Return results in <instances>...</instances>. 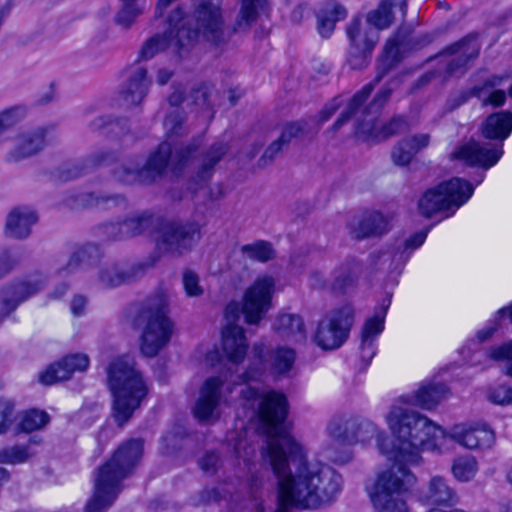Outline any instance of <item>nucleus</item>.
<instances>
[{
  "instance_id": "c85d7f7f",
  "label": "nucleus",
  "mask_w": 512,
  "mask_h": 512,
  "mask_svg": "<svg viewBox=\"0 0 512 512\" xmlns=\"http://www.w3.org/2000/svg\"><path fill=\"white\" fill-rule=\"evenodd\" d=\"M145 170L144 160L140 157L127 159L112 170L114 179L122 184H151V178Z\"/></svg>"
},
{
  "instance_id": "ea45409f",
  "label": "nucleus",
  "mask_w": 512,
  "mask_h": 512,
  "mask_svg": "<svg viewBox=\"0 0 512 512\" xmlns=\"http://www.w3.org/2000/svg\"><path fill=\"white\" fill-rule=\"evenodd\" d=\"M155 222L154 215L149 211L132 214L123 220L126 239L138 236L148 230Z\"/></svg>"
},
{
  "instance_id": "e433bc0d",
  "label": "nucleus",
  "mask_w": 512,
  "mask_h": 512,
  "mask_svg": "<svg viewBox=\"0 0 512 512\" xmlns=\"http://www.w3.org/2000/svg\"><path fill=\"white\" fill-rule=\"evenodd\" d=\"M86 203L89 207L99 210H127L129 202L122 194L90 193Z\"/></svg>"
},
{
  "instance_id": "7c9ffc66",
  "label": "nucleus",
  "mask_w": 512,
  "mask_h": 512,
  "mask_svg": "<svg viewBox=\"0 0 512 512\" xmlns=\"http://www.w3.org/2000/svg\"><path fill=\"white\" fill-rule=\"evenodd\" d=\"M512 132V112L501 111L488 116L482 124V134L487 139L503 141Z\"/></svg>"
},
{
  "instance_id": "f257e3e1",
  "label": "nucleus",
  "mask_w": 512,
  "mask_h": 512,
  "mask_svg": "<svg viewBox=\"0 0 512 512\" xmlns=\"http://www.w3.org/2000/svg\"><path fill=\"white\" fill-rule=\"evenodd\" d=\"M243 399L254 408L267 426V445L262 453L278 484L275 512L289 507L317 509L334 501L342 489V476L327 464L307 462L302 447L282 426L288 413L286 396L273 390L260 392L247 386Z\"/></svg>"
},
{
  "instance_id": "4468645a",
  "label": "nucleus",
  "mask_w": 512,
  "mask_h": 512,
  "mask_svg": "<svg viewBox=\"0 0 512 512\" xmlns=\"http://www.w3.org/2000/svg\"><path fill=\"white\" fill-rule=\"evenodd\" d=\"M276 280L273 276L259 275L246 289L242 301V313L245 322L257 325L272 306Z\"/></svg>"
},
{
  "instance_id": "69168bd1",
  "label": "nucleus",
  "mask_w": 512,
  "mask_h": 512,
  "mask_svg": "<svg viewBox=\"0 0 512 512\" xmlns=\"http://www.w3.org/2000/svg\"><path fill=\"white\" fill-rule=\"evenodd\" d=\"M182 122L183 116L178 109L173 110L169 115H167L164 120V126L169 137L179 134Z\"/></svg>"
},
{
  "instance_id": "9b49d317",
  "label": "nucleus",
  "mask_w": 512,
  "mask_h": 512,
  "mask_svg": "<svg viewBox=\"0 0 512 512\" xmlns=\"http://www.w3.org/2000/svg\"><path fill=\"white\" fill-rule=\"evenodd\" d=\"M227 374L208 377L199 389L198 399L193 407L194 417L205 423H213L220 418L219 407L226 402V394L232 392Z\"/></svg>"
},
{
  "instance_id": "a18cd8bd",
  "label": "nucleus",
  "mask_w": 512,
  "mask_h": 512,
  "mask_svg": "<svg viewBox=\"0 0 512 512\" xmlns=\"http://www.w3.org/2000/svg\"><path fill=\"white\" fill-rule=\"evenodd\" d=\"M409 129V124L403 117H394L388 123L383 125L380 130H378L377 123L375 122V130L371 135L362 134L366 138H388L398 133H403Z\"/></svg>"
},
{
  "instance_id": "338daca9",
  "label": "nucleus",
  "mask_w": 512,
  "mask_h": 512,
  "mask_svg": "<svg viewBox=\"0 0 512 512\" xmlns=\"http://www.w3.org/2000/svg\"><path fill=\"white\" fill-rule=\"evenodd\" d=\"M263 350L264 346L262 344H255L253 347V352L255 356L257 357V367L255 370H249L247 371L242 377L243 381H250L257 378L258 375L262 372L264 369V361H263Z\"/></svg>"
},
{
  "instance_id": "a211bd4d",
  "label": "nucleus",
  "mask_w": 512,
  "mask_h": 512,
  "mask_svg": "<svg viewBox=\"0 0 512 512\" xmlns=\"http://www.w3.org/2000/svg\"><path fill=\"white\" fill-rule=\"evenodd\" d=\"M446 439H451L468 450H482L492 447L495 435L485 424L460 423L446 431Z\"/></svg>"
},
{
  "instance_id": "9d476101",
  "label": "nucleus",
  "mask_w": 512,
  "mask_h": 512,
  "mask_svg": "<svg viewBox=\"0 0 512 512\" xmlns=\"http://www.w3.org/2000/svg\"><path fill=\"white\" fill-rule=\"evenodd\" d=\"M353 323L354 308L351 304H344L319 321L313 341L322 350L338 349L348 339Z\"/></svg>"
},
{
  "instance_id": "8fccbe9b",
  "label": "nucleus",
  "mask_w": 512,
  "mask_h": 512,
  "mask_svg": "<svg viewBox=\"0 0 512 512\" xmlns=\"http://www.w3.org/2000/svg\"><path fill=\"white\" fill-rule=\"evenodd\" d=\"M399 60V41L397 38H391L386 42L385 48H384V65L387 66L386 69L379 72L378 75L375 78V83L380 82L384 74L386 73V70L391 67L395 62Z\"/></svg>"
},
{
  "instance_id": "473e14b6",
  "label": "nucleus",
  "mask_w": 512,
  "mask_h": 512,
  "mask_svg": "<svg viewBox=\"0 0 512 512\" xmlns=\"http://www.w3.org/2000/svg\"><path fill=\"white\" fill-rule=\"evenodd\" d=\"M267 0H242L233 27L234 32H247L256 22L258 15L267 7Z\"/></svg>"
},
{
  "instance_id": "cd10ccee",
  "label": "nucleus",
  "mask_w": 512,
  "mask_h": 512,
  "mask_svg": "<svg viewBox=\"0 0 512 512\" xmlns=\"http://www.w3.org/2000/svg\"><path fill=\"white\" fill-rule=\"evenodd\" d=\"M391 228L390 218L378 211L365 213L357 222L350 225V234L356 239L381 236Z\"/></svg>"
},
{
  "instance_id": "c9c22d12",
  "label": "nucleus",
  "mask_w": 512,
  "mask_h": 512,
  "mask_svg": "<svg viewBox=\"0 0 512 512\" xmlns=\"http://www.w3.org/2000/svg\"><path fill=\"white\" fill-rule=\"evenodd\" d=\"M360 266L353 260H348L337 266L332 273L331 289L344 291L357 280Z\"/></svg>"
},
{
  "instance_id": "7ed1b4c3",
  "label": "nucleus",
  "mask_w": 512,
  "mask_h": 512,
  "mask_svg": "<svg viewBox=\"0 0 512 512\" xmlns=\"http://www.w3.org/2000/svg\"><path fill=\"white\" fill-rule=\"evenodd\" d=\"M193 18L195 29L186 27L187 21L184 19L181 8L173 10L168 20L171 27L169 35H156L147 40L140 50L139 58L151 59L170 46L178 50L187 48L200 36L215 45L225 41L222 11L219 5L208 0H197Z\"/></svg>"
},
{
  "instance_id": "5fc2aeb1",
  "label": "nucleus",
  "mask_w": 512,
  "mask_h": 512,
  "mask_svg": "<svg viewBox=\"0 0 512 512\" xmlns=\"http://www.w3.org/2000/svg\"><path fill=\"white\" fill-rule=\"evenodd\" d=\"M414 157L413 152L409 149L404 139L400 140L391 151V159L397 166L409 165Z\"/></svg>"
},
{
  "instance_id": "6ab92c4d",
  "label": "nucleus",
  "mask_w": 512,
  "mask_h": 512,
  "mask_svg": "<svg viewBox=\"0 0 512 512\" xmlns=\"http://www.w3.org/2000/svg\"><path fill=\"white\" fill-rule=\"evenodd\" d=\"M390 304V296L383 298L379 306L375 309L373 316L369 317L362 327L360 351L361 358L367 363H369L376 354L375 342L384 330L385 318Z\"/></svg>"
},
{
  "instance_id": "423d86ee",
  "label": "nucleus",
  "mask_w": 512,
  "mask_h": 512,
  "mask_svg": "<svg viewBox=\"0 0 512 512\" xmlns=\"http://www.w3.org/2000/svg\"><path fill=\"white\" fill-rule=\"evenodd\" d=\"M168 306V295L158 292L146 299L138 311L135 323L143 329L141 351L145 356H156L170 341L172 322L167 316Z\"/></svg>"
},
{
  "instance_id": "f8f14e48",
  "label": "nucleus",
  "mask_w": 512,
  "mask_h": 512,
  "mask_svg": "<svg viewBox=\"0 0 512 512\" xmlns=\"http://www.w3.org/2000/svg\"><path fill=\"white\" fill-rule=\"evenodd\" d=\"M199 147L197 141L189 144H174L162 142L157 150L144 161L145 170L149 172L151 183L158 178L167 167L176 171L186 166L194 157Z\"/></svg>"
},
{
  "instance_id": "680f3d73",
  "label": "nucleus",
  "mask_w": 512,
  "mask_h": 512,
  "mask_svg": "<svg viewBox=\"0 0 512 512\" xmlns=\"http://www.w3.org/2000/svg\"><path fill=\"white\" fill-rule=\"evenodd\" d=\"M101 234L110 241L124 240L126 235L124 232L123 221L117 223H106L100 227Z\"/></svg>"
},
{
  "instance_id": "bf43d9fd",
  "label": "nucleus",
  "mask_w": 512,
  "mask_h": 512,
  "mask_svg": "<svg viewBox=\"0 0 512 512\" xmlns=\"http://www.w3.org/2000/svg\"><path fill=\"white\" fill-rule=\"evenodd\" d=\"M303 133V125L300 122H291L283 126L280 136L277 138L287 147L289 143Z\"/></svg>"
},
{
  "instance_id": "b1692460",
  "label": "nucleus",
  "mask_w": 512,
  "mask_h": 512,
  "mask_svg": "<svg viewBox=\"0 0 512 512\" xmlns=\"http://www.w3.org/2000/svg\"><path fill=\"white\" fill-rule=\"evenodd\" d=\"M88 366L89 358L86 354H70L40 373L39 380L45 385H52L58 381L69 379L74 372L85 371Z\"/></svg>"
},
{
  "instance_id": "aec40b11",
  "label": "nucleus",
  "mask_w": 512,
  "mask_h": 512,
  "mask_svg": "<svg viewBox=\"0 0 512 512\" xmlns=\"http://www.w3.org/2000/svg\"><path fill=\"white\" fill-rule=\"evenodd\" d=\"M502 154V144L499 146H489L470 141L458 147L452 156L467 165L479 166L487 170L499 161Z\"/></svg>"
},
{
  "instance_id": "72a5a7b5",
  "label": "nucleus",
  "mask_w": 512,
  "mask_h": 512,
  "mask_svg": "<svg viewBox=\"0 0 512 512\" xmlns=\"http://www.w3.org/2000/svg\"><path fill=\"white\" fill-rule=\"evenodd\" d=\"M393 6H398L403 14L406 13V0H392V2L385 0L377 9L368 13L367 23L372 25L375 31L388 28L393 22Z\"/></svg>"
},
{
  "instance_id": "49530a36",
  "label": "nucleus",
  "mask_w": 512,
  "mask_h": 512,
  "mask_svg": "<svg viewBox=\"0 0 512 512\" xmlns=\"http://www.w3.org/2000/svg\"><path fill=\"white\" fill-rule=\"evenodd\" d=\"M49 422V415L40 410L27 411L20 422V428L24 432H32L41 429Z\"/></svg>"
},
{
  "instance_id": "a19ab883",
  "label": "nucleus",
  "mask_w": 512,
  "mask_h": 512,
  "mask_svg": "<svg viewBox=\"0 0 512 512\" xmlns=\"http://www.w3.org/2000/svg\"><path fill=\"white\" fill-rule=\"evenodd\" d=\"M295 351L291 348L280 347L271 352L269 358L270 370L274 375H287L295 362Z\"/></svg>"
},
{
  "instance_id": "052dcab7",
  "label": "nucleus",
  "mask_w": 512,
  "mask_h": 512,
  "mask_svg": "<svg viewBox=\"0 0 512 512\" xmlns=\"http://www.w3.org/2000/svg\"><path fill=\"white\" fill-rule=\"evenodd\" d=\"M408 144L409 149L413 152L414 156L426 149L431 140V136L428 133H419L404 138Z\"/></svg>"
},
{
  "instance_id": "58836bf2",
  "label": "nucleus",
  "mask_w": 512,
  "mask_h": 512,
  "mask_svg": "<svg viewBox=\"0 0 512 512\" xmlns=\"http://www.w3.org/2000/svg\"><path fill=\"white\" fill-rule=\"evenodd\" d=\"M99 257L100 250L96 245H85L71 255L64 270L70 273L77 270L78 268H88L96 264Z\"/></svg>"
},
{
  "instance_id": "0e129e2a",
  "label": "nucleus",
  "mask_w": 512,
  "mask_h": 512,
  "mask_svg": "<svg viewBox=\"0 0 512 512\" xmlns=\"http://www.w3.org/2000/svg\"><path fill=\"white\" fill-rule=\"evenodd\" d=\"M285 145L281 143L278 139L273 141L264 151L263 155L259 159V166L265 167L271 164L276 157L283 151Z\"/></svg>"
},
{
  "instance_id": "bb28decb",
  "label": "nucleus",
  "mask_w": 512,
  "mask_h": 512,
  "mask_svg": "<svg viewBox=\"0 0 512 512\" xmlns=\"http://www.w3.org/2000/svg\"><path fill=\"white\" fill-rule=\"evenodd\" d=\"M419 501L427 505L453 506L458 502V495L444 477L434 476L421 489Z\"/></svg>"
},
{
  "instance_id": "f03ea898",
  "label": "nucleus",
  "mask_w": 512,
  "mask_h": 512,
  "mask_svg": "<svg viewBox=\"0 0 512 512\" xmlns=\"http://www.w3.org/2000/svg\"><path fill=\"white\" fill-rule=\"evenodd\" d=\"M385 422L395 438L389 456L394 464L378 472L367 490L378 512H409L406 498L417 478L406 465H419L423 449L439 450L446 439V430L402 405H392Z\"/></svg>"
},
{
  "instance_id": "c03bdc74",
  "label": "nucleus",
  "mask_w": 512,
  "mask_h": 512,
  "mask_svg": "<svg viewBox=\"0 0 512 512\" xmlns=\"http://www.w3.org/2000/svg\"><path fill=\"white\" fill-rule=\"evenodd\" d=\"M487 356L501 365L503 374L512 377V339L491 347L487 352Z\"/></svg>"
},
{
  "instance_id": "5701e85b",
  "label": "nucleus",
  "mask_w": 512,
  "mask_h": 512,
  "mask_svg": "<svg viewBox=\"0 0 512 512\" xmlns=\"http://www.w3.org/2000/svg\"><path fill=\"white\" fill-rule=\"evenodd\" d=\"M480 47L473 37H466L448 47L443 55L446 63V72L449 75L463 74L469 61L479 54Z\"/></svg>"
},
{
  "instance_id": "0eeeda50",
  "label": "nucleus",
  "mask_w": 512,
  "mask_h": 512,
  "mask_svg": "<svg viewBox=\"0 0 512 512\" xmlns=\"http://www.w3.org/2000/svg\"><path fill=\"white\" fill-rule=\"evenodd\" d=\"M327 433L332 440L349 446L366 445L375 439L378 451L388 458L390 456L391 445L386 432L367 418L335 417L329 422Z\"/></svg>"
},
{
  "instance_id": "6e6d98bb",
  "label": "nucleus",
  "mask_w": 512,
  "mask_h": 512,
  "mask_svg": "<svg viewBox=\"0 0 512 512\" xmlns=\"http://www.w3.org/2000/svg\"><path fill=\"white\" fill-rule=\"evenodd\" d=\"M428 231H419L406 239L402 251L395 253V257H398L401 261H407L410 254L417 248H419L425 241Z\"/></svg>"
},
{
  "instance_id": "ddd939ff",
  "label": "nucleus",
  "mask_w": 512,
  "mask_h": 512,
  "mask_svg": "<svg viewBox=\"0 0 512 512\" xmlns=\"http://www.w3.org/2000/svg\"><path fill=\"white\" fill-rule=\"evenodd\" d=\"M200 238L201 228L197 222L170 221L158 230L156 246L161 253L178 256L190 250Z\"/></svg>"
},
{
  "instance_id": "f3484780",
  "label": "nucleus",
  "mask_w": 512,
  "mask_h": 512,
  "mask_svg": "<svg viewBox=\"0 0 512 512\" xmlns=\"http://www.w3.org/2000/svg\"><path fill=\"white\" fill-rule=\"evenodd\" d=\"M225 318L227 325L222 329V349L231 363L238 364L243 361L248 344L244 329L234 323L238 318V305L236 303H231L226 307Z\"/></svg>"
},
{
  "instance_id": "603ef678",
  "label": "nucleus",
  "mask_w": 512,
  "mask_h": 512,
  "mask_svg": "<svg viewBox=\"0 0 512 512\" xmlns=\"http://www.w3.org/2000/svg\"><path fill=\"white\" fill-rule=\"evenodd\" d=\"M334 12L335 16H318V31L323 37H329L334 30L336 21L346 16V11L341 7L335 8Z\"/></svg>"
},
{
  "instance_id": "4d7b16f0",
  "label": "nucleus",
  "mask_w": 512,
  "mask_h": 512,
  "mask_svg": "<svg viewBox=\"0 0 512 512\" xmlns=\"http://www.w3.org/2000/svg\"><path fill=\"white\" fill-rule=\"evenodd\" d=\"M15 419V407L12 401L0 398V434H4L11 427Z\"/></svg>"
},
{
  "instance_id": "4be33fe9",
  "label": "nucleus",
  "mask_w": 512,
  "mask_h": 512,
  "mask_svg": "<svg viewBox=\"0 0 512 512\" xmlns=\"http://www.w3.org/2000/svg\"><path fill=\"white\" fill-rule=\"evenodd\" d=\"M45 129L35 128L19 131L12 139V147L7 153L8 162H19L29 158L43 149Z\"/></svg>"
},
{
  "instance_id": "37998d69",
  "label": "nucleus",
  "mask_w": 512,
  "mask_h": 512,
  "mask_svg": "<svg viewBox=\"0 0 512 512\" xmlns=\"http://www.w3.org/2000/svg\"><path fill=\"white\" fill-rule=\"evenodd\" d=\"M478 471V463L475 457L464 455L454 459L451 472L459 482L471 481Z\"/></svg>"
},
{
  "instance_id": "09e8293b",
  "label": "nucleus",
  "mask_w": 512,
  "mask_h": 512,
  "mask_svg": "<svg viewBox=\"0 0 512 512\" xmlns=\"http://www.w3.org/2000/svg\"><path fill=\"white\" fill-rule=\"evenodd\" d=\"M19 263L20 255L17 250L0 246V280L11 273Z\"/></svg>"
},
{
  "instance_id": "1a4fd4ad",
  "label": "nucleus",
  "mask_w": 512,
  "mask_h": 512,
  "mask_svg": "<svg viewBox=\"0 0 512 512\" xmlns=\"http://www.w3.org/2000/svg\"><path fill=\"white\" fill-rule=\"evenodd\" d=\"M374 89V83L366 84L350 100L347 108L333 125V130H338L347 123L352 117H357L355 133L371 135L375 130V116L379 113L384 104L391 96L390 89H382L374 97L373 101L363 110H359L361 105L367 100Z\"/></svg>"
},
{
  "instance_id": "39448f33",
  "label": "nucleus",
  "mask_w": 512,
  "mask_h": 512,
  "mask_svg": "<svg viewBox=\"0 0 512 512\" xmlns=\"http://www.w3.org/2000/svg\"><path fill=\"white\" fill-rule=\"evenodd\" d=\"M107 379L114 398L112 415L117 425L122 427L140 406L148 388L134 361L127 357L117 358L109 364Z\"/></svg>"
},
{
  "instance_id": "dca6fc26",
  "label": "nucleus",
  "mask_w": 512,
  "mask_h": 512,
  "mask_svg": "<svg viewBox=\"0 0 512 512\" xmlns=\"http://www.w3.org/2000/svg\"><path fill=\"white\" fill-rule=\"evenodd\" d=\"M45 283L42 274H34L4 286L0 290V321L14 312L22 302L40 291Z\"/></svg>"
},
{
  "instance_id": "20e7f679",
  "label": "nucleus",
  "mask_w": 512,
  "mask_h": 512,
  "mask_svg": "<svg viewBox=\"0 0 512 512\" xmlns=\"http://www.w3.org/2000/svg\"><path fill=\"white\" fill-rule=\"evenodd\" d=\"M143 453V442L131 439L115 451L111 459L101 466L94 477L93 494L84 512H107L122 490V481L138 464Z\"/></svg>"
},
{
  "instance_id": "864d4df0",
  "label": "nucleus",
  "mask_w": 512,
  "mask_h": 512,
  "mask_svg": "<svg viewBox=\"0 0 512 512\" xmlns=\"http://www.w3.org/2000/svg\"><path fill=\"white\" fill-rule=\"evenodd\" d=\"M505 315L509 316L512 323V304L499 309L494 320L488 326H486L484 329L477 333V337L480 342L488 340L498 330L500 326V319Z\"/></svg>"
},
{
  "instance_id": "f704fd0d",
  "label": "nucleus",
  "mask_w": 512,
  "mask_h": 512,
  "mask_svg": "<svg viewBox=\"0 0 512 512\" xmlns=\"http://www.w3.org/2000/svg\"><path fill=\"white\" fill-rule=\"evenodd\" d=\"M447 395L448 389L442 383L422 385L414 395L413 404L423 409L431 410L443 401Z\"/></svg>"
},
{
  "instance_id": "c756f323",
  "label": "nucleus",
  "mask_w": 512,
  "mask_h": 512,
  "mask_svg": "<svg viewBox=\"0 0 512 512\" xmlns=\"http://www.w3.org/2000/svg\"><path fill=\"white\" fill-rule=\"evenodd\" d=\"M36 222L37 216L33 210L26 207L15 208L7 216L5 233L12 238H26Z\"/></svg>"
},
{
  "instance_id": "3c124183",
  "label": "nucleus",
  "mask_w": 512,
  "mask_h": 512,
  "mask_svg": "<svg viewBox=\"0 0 512 512\" xmlns=\"http://www.w3.org/2000/svg\"><path fill=\"white\" fill-rule=\"evenodd\" d=\"M116 159L113 152L99 150L91 153L84 159L85 169H95L101 166L112 164Z\"/></svg>"
},
{
  "instance_id": "a878e982",
  "label": "nucleus",
  "mask_w": 512,
  "mask_h": 512,
  "mask_svg": "<svg viewBox=\"0 0 512 512\" xmlns=\"http://www.w3.org/2000/svg\"><path fill=\"white\" fill-rule=\"evenodd\" d=\"M144 271L143 265H129L127 263H106L98 272V281L104 288H115L126 284Z\"/></svg>"
},
{
  "instance_id": "774afa93",
  "label": "nucleus",
  "mask_w": 512,
  "mask_h": 512,
  "mask_svg": "<svg viewBox=\"0 0 512 512\" xmlns=\"http://www.w3.org/2000/svg\"><path fill=\"white\" fill-rule=\"evenodd\" d=\"M345 447L340 450L330 449L328 451V458L336 464H346L353 459V451L348 445L344 444Z\"/></svg>"
},
{
  "instance_id": "4c0bfd02",
  "label": "nucleus",
  "mask_w": 512,
  "mask_h": 512,
  "mask_svg": "<svg viewBox=\"0 0 512 512\" xmlns=\"http://www.w3.org/2000/svg\"><path fill=\"white\" fill-rule=\"evenodd\" d=\"M241 256L244 259L266 263L276 256L273 245L265 240H257L240 247Z\"/></svg>"
},
{
  "instance_id": "412c9836",
  "label": "nucleus",
  "mask_w": 512,
  "mask_h": 512,
  "mask_svg": "<svg viewBox=\"0 0 512 512\" xmlns=\"http://www.w3.org/2000/svg\"><path fill=\"white\" fill-rule=\"evenodd\" d=\"M150 80L147 69L141 65L131 66L120 90V99L127 108L140 105L148 94Z\"/></svg>"
},
{
  "instance_id": "13d9d810",
  "label": "nucleus",
  "mask_w": 512,
  "mask_h": 512,
  "mask_svg": "<svg viewBox=\"0 0 512 512\" xmlns=\"http://www.w3.org/2000/svg\"><path fill=\"white\" fill-rule=\"evenodd\" d=\"M490 402L497 405H509L512 403V386L498 385L487 392Z\"/></svg>"
},
{
  "instance_id": "de8ad7c7",
  "label": "nucleus",
  "mask_w": 512,
  "mask_h": 512,
  "mask_svg": "<svg viewBox=\"0 0 512 512\" xmlns=\"http://www.w3.org/2000/svg\"><path fill=\"white\" fill-rule=\"evenodd\" d=\"M182 285L186 296L189 298H199L204 295L205 289L201 285L199 275L190 269L183 272Z\"/></svg>"
},
{
  "instance_id": "e2e57ef3",
  "label": "nucleus",
  "mask_w": 512,
  "mask_h": 512,
  "mask_svg": "<svg viewBox=\"0 0 512 512\" xmlns=\"http://www.w3.org/2000/svg\"><path fill=\"white\" fill-rule=\"evenodd\" d=\"M141 13L142 10L140 8L126 3L125 6L118 12L116 20L119 24L128 28Z\"/></svg>"
},
{
  "instance_id": "2f4dec72",
  "label": "nucleus",
  "mask_w": 512,
  "mask_h": 512,
  "mask_svg": "<svg viewBox=\"0 0 512 512\" xmlns=\"http://www.w3.org/2000/svg\"><path fill=\"white\" fill-rule=\"evenodd\" d=\"M227 151V144L215 142L200 154L196 172L199 181H207L211 178L215 166L222 160Z\"/></svg>"
},
{
  "instance_id": "393cba45",
  "label": "nucleus",
  "mask_w": 512,
  "mask_h": 512,
  "mask_svg": "<svg viewBox=\"0 0 512 512\" xmlns=\"http://www.w3.org/2000/svg\"><path fill=\"white\" fill-rule=\"evenodd\" d=\"M272 331L278 339L288 343H302L307 337L304 319L294 313H278L272 323Z\"/></svg>"
},
{
  "instance_id": "2eb2a0df",
  "label": "nucleus",
  "mask_w": 512,
  "mask_h": 512,
  "mask_svg": "<svg viewBox=\"0 0 512 512\" xmlns=\"http://www.w3.org/2000/svg\"><path fill=\"white\" fill-rule=\"evenodd\" d=\"M350 47L347 64L353 70H362L368 67L372 51L378 41V33L371 27L363 28L359 19L351 21L347 27Z\"/></svg>"
},
{
  "instance_id": "6e6552de",
  "label": "nucleus",
  "mask_w": 512,
  "mask_h": 512,
  "mask_svg": "<svg viewBox=\"0 0 512 512\" xmlns=\"http://www.w3.org/2000/svg\"><path fill=\"white\" fill-rule=\"evenodd\" d=\"M473 192L474 188L468 181L452 178L422 195L418 201L419 212L429 218L436 213L450 211L446 215L450 216L470 199Z\"/></svg>"
},
{
  "instance_id": "79ce46f5",
  "label": "nucleus",
  "mask_w": 512,
  "mask_h": 512,
  "mask_svg": "<svg viewBox=\"0 0 512 512\" xmlns=\"http://www.w3.org/2000/svg\"><path fill=\"white\" fill-rule=\"evenodd\" d=\"M38 444L39 441L31 438L27 445H14L0 448V464H21L30 459L35 452L30 449V444Z\"/></svg>"
}]
</instances>
